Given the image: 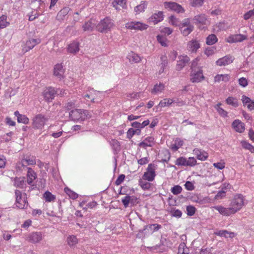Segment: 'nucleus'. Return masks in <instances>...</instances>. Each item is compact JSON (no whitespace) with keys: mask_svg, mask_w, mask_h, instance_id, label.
<instances>
[{"mask_svg":"<svg viewBox=\"0 0 254 254\" xmlns=\"http://www.w3.org/2000/svg\"><path fill=\"white\" fill-rule=\"evenodd\" d=\"M165 84L162 83L156 84L152 89L151 93L153 94H160L165 90Z\"/></svg>","mask_w":254,"mask_h":254,"instance_id":"nucleus-30","label":"nucleus"},{"mask_svg":"<svg viewBox=\"0 0 254 254\" xmlns=\"http://www.w3.org/2000/svg\"><path fill=\"white\" fill-rule=\"evenodd\" d=\"M113 6L117 10H120V8L118 6H121L123 8L127 7V0H114L112 3Z\"/></svg>","mask_w":254,"mask_h":254,"instance_id":"nucleus-29","label":"nucleus"},{"mask_svg":"<svg viewBox=\"0 0 254 254\" xmlns=\"http://www.w3.org/2000/svg\"><path fill=\"white\" fill-rule=\"evenodd\" d=\"M184 144V141L179 138H176L174 142L170 145V148L173 152L177 151Z\"/></svg>","mask_w":254,"mask_h":254,"instance_id":"nucleus-28","label":"nucleus"},{"mask_svg":"<svg viewBox=\"0 0 254 254\" xmlns=\"http://www.w3.org/2000/svg\"><path fill=\"white\" fill-rule=\"evenodd\" d=\"M9 25V22L7 21V16L3 15L0 17V28H5Z\"/></svg>","mask_w":254,"mask_h":254,"instance_id":"nucleus-47","label":"nucleus"},{"mask_svg":"<svg viewBox=\"0 0 254 254\" xmlns=\"http://www.w3.org/2000/svg\"><path fill=\"white\" fill-rule=\"evenodd\" d=\"M192 152L193 154L195 155L197 159L199 160L205 161L208 157V153L203 150L194 148Z\"/></svg>","mask_w":254,"mask_h":254,"instance_id":"nucleus-18","label":"nucleus"},{"mask_svg":"<svg viewBox=\"0 0 254 254\" xmlns=\"http://www.w3.org/2000/svg\"><path fill=\"white\" fill-rule=\"evenodd\" d=\"M205 79L201 68L192 69L190 74V80L192 83L201 82Z\"/></svg>","mask_w":254,"mask_h":254,"instance_id":"nucleus-7","label":"nucleus"},{"mask_svg":"<svg viewBox=\"0 0 254 254\" xmlns=\"http://www.w3.org/2000/svg\"><path fill=\"white\" fill-rule=\"evenodd\" d=\"M14 185L15 187L23 188L25 185V179L24 177L15 178L14 179Z\"/></svg>","mask_w":254,"mask_h":254,"instance_id":"nucleus-38","label":"nucleus"},{"mask_svg":"<svg viewBox=\"0 0 254 254\" xmlns=\"http://www.w3.org/2000/svg\"><path fill=\"white\" fill-rule=\"evenodd\" d=\"M171 192L174 195L180 194L182 191V188L179 185H176L171 189Z\"/></svg>","mask_w":254,"mask_h":254,"instance_id":"nucleus-54","label":"nucleus"},{"mask_svg":"<svg viewBox=\"0 0 254 254\" xmlns=\"http://www.w3.org/2000/svg\"><path fill=\"white\" fill-rule=\"evenodd\" d=\"M109 142L114 150V153H117L120 150L121 145L117 140L111 139Z\"/></svg>","mask_w":254,"mask_h":254,"instance_id":"nucleus-39","label":"nucleus"},{"mask_svg":"<svg viewBox=\"0 0 254 254\" xmlns=\"http://www.w3.org/2000/svg\"><path fill=\"white\" fill-rule=\"evenodd\" d=\"M244 196L241 194H236L229 205L234 214L240 210L244 205Z\"/></svg>","mask_w":254,"mask_h":254,"instance_id":"nucleus-3","label":"nucleus"},{"mask_svg":"<svg viewBox=\"0 0 254 254\" xmlns=\"http://www.w3.org/2000/svg\"><path fill=\"white\" fill-rule=\"evenodd\" d=\"M59 90H56L54 88L49 87L46 88L43 92V96L47 102H51L55 98V95L58 94Z\"/></svg>","mask_w":254,"mask_h":254,"instance_id":"nucleus-9","label":"nucleus"},{"mask_svg":"<svg viewBox=\"0 0 254 254\" xmlns=\"http://www.w3.org/2000/svg\"><path fill=\"white\" fill-rule=\"evenodd\" d=\"M181 33L184 36H187L189 35L194 29L193 26H189V27H184V28L179 27Z\"/></svg>","mask_w":254,"mask_h":254,"instance_id":"nucleus-44","label":"nucleus"},{"mask_svg":"<svg viewBox=\"0 0 254 254\" xmlns=\"http://www.w3.org/2000/svg\"><path fill=\"white\" fill-rule=\"evenodd\" d=\"M164 5L165 8L175 11L177 13H183L185 11L182 6L175 2H165Z\"/></svg>","mask_w":254,"mask_h":254,"instance_id":"nucleus-10","label":"nucleus"},{"mask_svg":"<svg viewBox=\"0 0 254 254\" xmlns=\"http://www.w3.org/2000/svg\"><path fill=\"white\" fill-rule=\"evenodd\" d=\"M125 27L129 30H144L148 27V25L139 21H130L126 23Z\"/></svg>","mask_w":254,"mask_h":254,"instance_id":"nucleus-8","label":"nucleus"},{"mask_svg":"<svg viewBox=\"0 0 254 254\" xmlns=\"http://www.w3.org/2000/svg\"><path fill=\"white\" fill-rule=\"evenodd\" d=\"M187 158L184 157H180L175 161V165L178 166H186Z\"/></svg>","mask_w":254,"mask_h":254,"instance_id":"nucleus-49","label":"nucleus"},{"mask_svg":"<svg viewBox=\"0 0 254 254\" xmlns=\"http://www.w3.org/2000/svg\"><path fill=\"white\" fill-rule=\"evenodd\" d=\"M96 24V21L94 19H91L86 22L82 26L84 31H92Z\"/></svg>","mask_w":254,"mask_h":254,"instance_id":"nucleus-25","label":"nucleus"},{"mask_svg":"<svg viewBox=\"0 0 254 254\" xmlns=\"http://www.w3.org/2000/svg\"><path fill=\"white\" fill-rule=\"evenodd\" d=\"M189 26H193L190 23V19L185 18L180 22L179 27L184 28V27H189Z\"/></svg>","mask_w":254,"mask_h":254,"instance_id":"nucleus-57","label":"nucleus"},{"mask_svg":"<svg viewBox=\"0 0 254 254\" xmlns=\"http://www.w3.org/2000/svg\"><path fill=\"white\" fill-rule=\"evenodd\" d=\"M226 102L228 105H231L234 107L238 106V100L233 97H229L226 100Z\"/></svg>","mask_w":254,"mask_h":254,"instance_id":"nucleus-46","label":"nucleus"},{"mask_svg":"<svg viewBox=\"0 0 254 254\" xmlns=\"http://www.w3.org/2000/svg\"><path fill=\"white\" fill-rule=\"evenodd\" d=\"M219 115L223 118L228 117V113L222 108H218L216 110Z\"/></svg>","mask_w":254,"mask_h":254,"instance_id":"nucleus-63","label":"nucleus"},{"mask_svg":"<svg viewBox=\"0 0 254 254\" xmlns=\"http://www.w3.org/2000/svg\"><path fill=\"white\" fill-rule=\"evenodd\" d=\"M179 60L177 61L176 68L180 70L184 67L190 61V58L186 55H182L179 57Z\"/></svg>","mask_w":254,"mask_h":254,"instance_id":"nucleus-17","label":"nucleus"},{"mask_svg":"<svg viewBox=\"0 0 254 254\" xmlns=\"http://www.w3.org/2000/svg\"><path fill=\"white\" fill-rule=\"evenodd\" d=\"M175 100L171 98H165L161 100L158 105V107L161 108H164L165 107H169L173 103H175Z\"/></svg>","mask_w":254,"mask_h":254,"instance_id":"nucleus-34","label":"nucleus"},{"mask_svg":"<svg viewBox=\"0 0 254 254\" xmlns=\"http://www.w3.org/2000/svg\"><path fill=\"white\" fill-rule=\"evenodd\" d=\"M139 185L143 190H153L155 189V186L153 184L142 179L139 181Z\"/></svg>","mask_w":254,"mask_h":254,"instance_id":"nucleus-26","label":"nucleus"},{"mask_svg":"<svg viewBox=\"0 0 254 254\" xmlns=\"http://www.w3.org/2000/svg\"><path fill=\"white\" fill-rule=\"evenodd\" d=\"M64 191L65 193L69 196V197L72 199H75L78 197V194L68 188H65Z\"/></svg>","mask_w":254,"mask_h":254,"instance_id":"nucleus-51","label":"nucleus"},{"mask_svg":"<svg viewBox=\"0 0 254 254\" xmlns=\"http://www.w3.org/2000/svg\"><path fill=\"white\" fill-rule=\"evenodd\" d=\"M26 167L25 164V161L22 159L20 161L18 162L16 164V168L18 170H21L23 168Z\"/></svg>","mask_w":254,"mask_h":254,"instance_id":"nucleus-59","label":"nucleus"},{"mask_svg":"<svg viewBox=\"0 0 254 254\" xmlns=\"http://www.w3.org/2000/svg\"><path fill=\"white\" fill-rule=\"evenodd\" d=\"M65 69L62 64H57L54 67V75L61 79L64 77Z\"/></svg>","mask_w":254,"mask_h":254,"instance_id":"nucleus-19","label":"nucleus"},{"mask_svg":"<svg viewBox=\"0 0 254 254\" xmlns=\"http://www.w3.org/2000/svg\"><path fill=\"white\" fill-rule=\"evenodd\" d=\"M234 58L231 55H226L222 58L219 59L216 64L218 66H225L233 63Z\"/></svg>","mask_w":254,"mask_h":254,"instance_id":"nucleus-13","label":"nucleus"},{"mask_svg":"<svg viewBox=\"0 0 254 254\" xmlns=\"http://www.w3.org/2000/svg\"><path fill=\"white\" fill-rule=\"evenodd\" d=\"M147 248L150 251L154 253L163 252L165 250V246L161 244L153 247H147Z\"/></svg>","mask_w":254,"mask_h":254,"instance_id":"nucleus-37","label":"nucleus"},{"mask_svg":"<svg viewBox=\"0 0 254 254\" xmlns=\"http://www.w3.org/2000/svg\"><path fill=\"white\" fill-rule=\"evenodd\" d=\"M164 19V15L162 11H159L153 13L148 19V22L155 25L162 21Z\"/></svg>","mask_w":254,"mask_h":254,"instance_id":"nucleus-11","label":"nucleus"},{"mask_svg":"<svg viewBox=\"0 0 254 254\" xmlns=\"http://www.w3.org/2000/svg\"><path fill=\"white\" fill-rule=\"evenodd\" d=\"M17 122L19 123L24 124H27L29 122V119L24 115L21 114L19 117H18Z\"/></svg>","mask_w":254,"mask_h":254,"instance_id":"nucleus-55","label":"nucleus"},{"mask_svg":"<svg viewBox=\"0 0 254 254\" xmlns=\"http://www.w3.org/2000/svg\"><path fill=\"white\" fill-rule=\"evenodd\" d=\"M157 40L160 45L163 47L168 46V40L166 36L162 35H158L156 37Z\"/></svg>","mask_w":254,"mask_h":254,"instance_id":"nucleus-43","label":"nucleus"},{"mask_svg":"<svg viewBox=\"0 0 254 254\" xmlns=\"http://www.w3.org/2000/svg\"><path fill=\"white\" fill-rule=\"evenodd\" d=\"M241 143L244 148L250 150L251 152H254V147L251 144L245 140L242 141Z\"/></svg>","mask_w":254,"mask_h":254,"instance_id":"nucleus-48","label":"nucleus"},{"mask_svg":"<svg viewBox=\"0 0 254 254\" xmlns=\"http://www.w3.org/2000/svg\"><path fill=\"white\" fill-rule=\"evenodd\" d=\"M137 200L136 197L128 195H127L122 199V202L126 208L128 206L129 203L132 205L135 204L137 203Z\"/></svg>","mask_w":254,"mask_h":254,"instance_id":"nucleus-21","label":"nucleus"},{"mask_svg":"<svg viewBox=\"0 0 254 254\" xmlns=\"http://www.w3.org/2000/svg\"><path fill=\"white\" fill-rule=\"evenodd\" d=\"M169 22L173 26L179 27L180 24L179 19L173 15H171L169 17Z\"/></svg>","mask_w":254,"mask_h":254,"instance_id":"nucleus-50","label":"nucleus"},{"mask_svg":"<svg viewBox=\"0 0 254 254\" xmlns=\"http://www.w3.org/2000/svg\"><path fill=\"white\" fill-rule=\"evenodd\" d=\"M147 4L148 2L146 1L142 0L140 2L139 4L134 7V11L135 13V15L144 12L147 8Z\"/></svg>","mask_w":254,"mask_h":254,"instance_id":"nucleus-27","label":"nucleus"},{"mask_svg":"<svg viewBox=\"0 0 254 254\" xmlns=\"http://www.w3.org/2000/svg\"><path fill=\"white\" fill-rule=\"evenodd\" d=\"M154 144V138L152 136H148L139 143V146L146 149L147 147L153 146Z\"/></svg>","mask_w":254,"mask_h":254,"instance_id":"nucleus-22","label":"nucleus"},{"mask_svg":"<svg viewBox=\"0 0 254 254\" xmlns=\"http://www.w3.org/2000/svg\"><path fill=\"white\" fill-rule=\"evenodd\" d=\"M15 203L16 207L19 209H25L28 206V203L27 200V196L26 193H22L19 190H15Z\"/></svg>","mask_w":254,"mask_h":254,"instance_id":"nucleus-2","label":"nucleus"},{"mask_svg":"<svg viewBox=\"0 0 254 254\" xmlns=\"http://www.w3.org/2000/svg\"><path fill=\"white\" fill-rule=\"evenodd\" d=\"M189 249L186 247V244L184 243H181L178 248L179 254H189Z\"/></svg>","mask_w":254,"mask_h":254,"instance_id":"nucleus-45","label":"nucleus"},{"mask_svg":"<svg viewBox=\"0 0 254 254\" xmlns=\"http://www.w3.org/2000/svg\"><path fill=\"white\" fill-rule=\"evenodd\" d=\"M185 187L188 190H192L194 189L193 184L190 181H187L185 184Z\"/></svg>","mask_w":254,"mask_h":254,"instance_id":"nucleus-64","label":"nucleus"},{"mask_svg":"<svg viewBox=\"0 0 254 254\" xmlns=\"http://www.w3.org/2000/svg\"><path fill=\"white\" fill-rule=\"evenodd\" d=\"M67 244L71 247L75 246L78 243V239L74 235H69L66 240Z\"/></svg>","mask_w":254,"mask_h":254,"instance_id":"nucleus-40","label":"nucleus"},{"mask_svg":"<svg viewBox=\"0 0 254 254\" xmlns=\"http://www.w3.org/2000/svg\"><path fill=\"white\" fill-rule=\"evenodd\" d=\"M215 234L217 236L225 238H233L235 237L234 233L229 232L227 230H219L216 232Z\"/></svg>","mask_w":254,"mask_h":254,"instance_id":"nucleus-35","label":"nucleus"},{"mask_svg":"<svg viewBox=\"0 0 254 254\" xmlns=\"http://www.w3.org/2000/svg\"><path fill=\"white\" fill-rule=\"evenodd\" d=\"M42 239V234L41 232H32L29 234L26 240L32 243H36Z\"/></svg>","mask_w":254,"mask_h":254,"instance_id":"nucleus-16","label":"nucleus"},{"mask_svg":"<svg viewBox=\"0 0 254 254\" xmlns=\"http://www.w3.org/2000/svg\"><path fill=\"white\" fill-rule=\"evenodd\" d=\"M41 42L40 39H32L26 41L22 48V51L26 53L33 49L36 45Z\"/></svg>","mask_w":254,"mask_h":254,"instance_id":"nucleus-12","label":"nucleus"},{"mask_svg":"<svg viewBox=\"0 0 254 254\" xmlns=\"http://www.w3.org/2000/svg\"><path fill=\"white\" fill-rule=\"evenodd\" d=\"M43 197L44 198L46 202H52L54 201L56 199V196L53 194L51 192L49 191H46L43 194Z\"/></svg>","mask_w":254,"mask_h":254,"instance_id":"nucleus-42","label":"nucleus"},{"mask_svg":"<svg viewBox=\"0 0 254 254\" xmlns=\"http://www.w3.org/2000/svg\"><path fill=\"white\" fill-rule=\"evenodd\" d=\"M232 126L233 129L239 133H243L245 130V124L239 119L235 120L232 124Z\"/></svg>","mask_w":254,"mask_h":254,"instance_id":"nucleus-15","label":"nucleus"},{"mask_svg":"<svg viewBox=\"0 0 254 254\" xmlns=\"http://www.w3.org/2000/svg\"><path fill=\"white\" fill-rule=\"evenodd\" d=\"M49 118L42 114H38L32 120V126L34 128L42 129Z\"/></svg>","mask_w":254,"mask_h":254,"instance_id":"nucleus-5","label":"nucleus"},{"mask_svg":"<svg viewBox=\"0 0 254 254\" xmlns=\"http://www.w3.org/2000/svg\"><path fill=\"white\" fill-rule=\"evenodd\" d=\"M196 160L193 157L187 158L186 166L194 167L196 165Z\"/></svg>","mask_w":254,"mask_h":254,"instance_id":"nucleus-53","label":"nucleus"},{"mask_svg":"<svg viewBox=\"0 0 254 254\" xmlns=\"http://www.w3.org/2000/svg\"><path fill=\"white\" fill-rule=\"evenodd\" d=\"M36 173L30 168H28L27 173V181L28 184H31L36 178Z\"/></svg>","mask_w":254,"mask_h":254,"instance_id":"nucleus-33","label":"nucleus"},{"mask_svg":"<svg viewBox=\"0 0 254 254\" xmlns=\"http://www.w3.org/2000/svg\"><path fill=\"white\" fill-rule=\"evenodd\" d=\"M161 228V226L158 224H153L146 225L143 229H140L137 234V237L139 238H143L149 234L157 231Z\"/></svg>","mask_w":254,"mask_h":254,"instance_id":"nucleus-4","label":"nucleus"},{"mask_svg":"<svg viewBox=\"0 0 254 254\" xmlns=\"http://www.w3.org/2000/svg\"><path fill=\"white\" fill-rule=\"evenodd\" d=\"M155 166L152 163L149 164L146 169V171L144 172L142 177V179L148 182H152L154 180L156 176Z\"/></svg>","mask_w":254,"mask_h":254,"instance_id":"nucleus-6","label":"nucleus"},{"mask_svg":"<svg viewBox=\"0 0 254 254\" xmlns=\"http://www.w3.org/2000/svg\"><path fill=\"white\" fill-rule=\"evenodd\" d=\"M127 59L129 60L130 62L134 63H138L141 60V57L138 54L132 52L128 54Z\"/></svg>","mask_w":254,"mask_h":254,"instance_id":"nucleus-32","label":"nucleus"},{"mask_svg":"<svg viewBox=\"0 0 254 254\" xmlns=\"http://www.w3.org/2000/svg\"><path fill=\"white\" fill-rule=\"evenodd\" d=\"M81 114V118L80 121H84L85 120L89 119L91 117V114H90V112L82 109V112Z\"/></svg>","mask_w":254,"mask_h":254,"instance_id":"nucleus-52","label":"nucleus"},{"mask_svg":"<svg viewBox=\"0 0 254 254\" xmlns=\"http://www.w3.org/2000/svg\"><path fill=\"white\" fill-rule=\"evenodd\" d=\"M200 47V44L196 40H192L189 41L187 46V50L191 53H196Z\"/></svg>","mask_w":254,"mask_h":254,"instance_id":"nucleus-20","label":"nucleus"},{"mask_svg":"<svg viewBox=\"0 0 254 254\" xmlns=\"http://www.w3.org/2000/svg\"><path fill=\"white\" fill-rule=\"evenodd\" d=\"M242 101L244 106H247L250 110L252 111L254 109V101L249 97L243 95L242 96Z\"/></svg>","mask_w":254,"mask_h":254,"instance_id":"nucleus-24","label":"nucleus"},{"mask_svg":"<svg viewBox=\"0 0 254 254\" xmlns=\"http://www.w3.org/2000/svg\"><path fill=\"white\" fill-rule=\"evenodd\" d=\"M24 159L25 161V164H26V166L27 165H33L36 164V160L35 158L33 157L31 158H26Z\"/></svg>","mask_w":254,"mask_h":254,"instance_id":"nucleus-61","label":"nucleus"},{"mask_svg":"<svg viewBox=\"0 0 254 254\" xmlns=\"http://www.w3.org/2000/svg\"><path fill=\"white\" fill-rule=\"evenodd\" d=\"M186 209H187V214L189 216H190L193 215L195 214V212L196 211L195 208L192 205L188 206L187 207Z\"/></svg>","mask_w":254,"mask_h":254,"instance_id":"nucleus-60","label":"nucleus"},{"mask_svg":"<svg viewBox=\"0 0 254 254\" xmlns=\"http://www.w3.org/2000/svg\"><path fill=\"white\" fill-rule=\"evenodd\" d=\"M194 20L196 21L197 23L201 24H207L208 21L204 14L197 15L194 16Z\"/></svg>","mask_w":254,"mask_h":254,"instance_id":"nucleus-36","label":"nucleus"},{"mask_svg":"<svg viewBox=\"0 0 254 254\" xmlns=\"http://www.w3.org/2000/svg\"><path fill=\"white\" fill-rule=\"evenodd\" d=\"M215 50V47H208L205 49L204 54L207 57H210L214 54Z\"/></svg>","mask_w":254,"mask_h":254,"instance_id":"nucleus-58","label":"nucleus"},{"mask_svg":"<svg viewBox=\"0 0 254 254\" xmlns=\"http://www.w3.org/2000/svg\"><path fill=\"white\" fill-rule=\"evenodd\" d=\"M218 41V38L215 34H210L207 37L206 43L208 45H212Z\"/></svg>","mask_w":254,"mask_h":254,"instance_id":"nucleus-41","label":"nucleus"},{"mask_svg":"<svg viewBox=\"0 0 254 254\" xmlns=\"http://www.w3.org/2000/svg\"><path fill=\"white\" fill-rule=\"evenodd\" d=\"M160 31L161 33H163L167 35H169L173 32V30L169 27H162L160 28Z\"/></svg>","mask_w":254,"mask_h":254,"instance_id":"nucleus-62","label":"nucleus"},{"mask_svg":"<svg viewBox=\"0 0 254 254\" xmlns=\"http://www.w3.org/2000/svg\"><path fill=\"white\" fill-rule=\"evenodd\" d=\"M81 112H82V109H75L71 111L68 113L70 119L74 122L80 121L81 114Z\"/></svg>","mask_w":254,"mask_h":254,"instance_id":"nucleus-23","label":"nucleus"},{"mask_svg":"<svg viewBox=\"0 0 254 254\" xmlns=\"http://www.w3.org/2000/svg\"><path fill=\"white\" fill-rule=\"evenodd\" d=\"M115 26L114 21L110 17H106L100 20L96 28L98 31L107 33L110 31Z\"/></svg>","mask_w":254,"mask_h":254,"instance_id":"nucleus-1","label":"nucleus"},{"mask_svg":"<svg viewBox=\"0 0 254 254\" xmlns=\"http://www.w3.org/2000/svg\"><path fill=\"white\" fill-rule=\"evenodd\" d=\"M79 50V43L77 42L74 41L70 43L67 48L68 52L71 54H75Z\"/></svg>","mask_w":254,"mask_h":254,"instance_id":"nucleus-31","label":"nucleus"},{"mask_svg":"<svg viewBox=\"0 0 254 254\" xmlns=\"http://www.w3.org/2000/svg\"><path fill=\"white\" fill-rule=\"evenodd\" d=\"M235 41V43L237 42H241L243 41L244 40L247 39V37L246 35L243 34H235L234 35Z\"/></svg>","mask_w":254,"mask_h":254,"instance_id":"nucleus-56","label":"nucleus"},{"mask_svg":"<svg viewBox=\"0 0 254 254\" xmlns=\"http://www.w3.org/2000/svg\"><path fill=\"white\" fill-rule=\"evenodd\" d=\"M213 208L218 211L220 214L224 216H229L232 214H234L230 206L228 207H225L222 205H217L214 206Z\"/></svg>","mask_w":254,"mask_h":254,"instance_id":"nucleus-14","label":"nucleus"}]
</instances>
